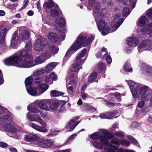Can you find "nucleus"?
Returning <instances> with one entry per match:
<instances>
[{
	"instance_id": "f257e3e1",
	"label": "nucleus",
	"mask_w": 152,
	"mask_h": 152,
	"mask_svg": "<svg viewBox=\"0 0 152 152\" xmlns=\"http://www.w3.org/2000/svg\"><path fill=\"white\" fill-rule=\"evenodd\" d=\"M93 12L98 29L103 35L107 34L110 31L111 32H113L116 30L124 21V19L122 18L119 19L116 22L113 21L111 23L110 29L106 26L105 22L101 20L105 16L106 12V10L105 9H100L99 6H97L94 8Z\"/></svg>"
},
{
	"instance_id": "f03ea898",
	"label": "nucleus",
	"mask_w": 152,
	"mask_h": 152,
	"mask_svg": "<svg viewBox=\"0 0 152 152\" xmlns=\"http://www.w3.org/2000/svg\"><path fill=\"white\" fill-rule=\"evenodd\" d=\"M127 83L134 98L137 99L140 97L143 100L146 101L151 97L150 93L151 89L148 86L135 83L131 80H128Z\"/></svg>"
},
{
	"instance_id": "7ed1b4c3",
	"label": "nucleus",
	"mask_w": 152,
	"mask_h": 152,
	"mask_svg": "<svg viewBox=\"0 0 152 152\" xmlns=\"http://www.w3.org/2000/svg\"><path fill=\"white\" fill-rule=\"evenodd\" d=\"M99 132H95L90 135V138L94 140H100V142L97 141L92 142L93 145L96 148L102 149L103 145L106 147L109 145L108 140L113 137V135L110 134L107 130L101 129L99 130Z\"/></svg>"
},
{
	"instance_id": "20e7f679",
	"label": "nucleus",
	"mask_w": 152,
	"mask_h": 152,
	"mask_svg": "<svg viewBox=\"0 0 152 152\" xmlns=\"http://www.w3.org/2000/svg\"><path fill=\"white\" fill-rule=\"evenodd\" d=\"M94 38V36L91 35L87 39L85 37L80 35L77 41L71 46L67 52L66 56H67L69 54H72L81 48L83 45L86 46L88 45Z\"/></svg>"
},
{
	"instance_id": "39448f33",
	"label": "nucleus",
	"mask_w": 152,
	"mask_h": 152,
	"mask_svg": "<svg viewBox=\"0 0 152 152\" xmlns=\"http://www.w3.org/2000/svg\"><path fill=\"white\" fill-rule=\"evenodd\" d=\"M31 55V52L25 49L23 50H21L13 56L7 58L4 60V63L7 65L15 66L21 62L23 57L25 58L26 56Z\"/></svg>"
},
{
	"instance_id": "423d86ee",
	"label": "nucleus",
	"mask_w": 152,
	"mask_h": 152,
	"mask_svg": "<svg viewBox=\"0 0 152 152\" xmlns=\"http://www.w3.org/2000/svg\"><path fill=\"white\" fill-rule=\"evenodd\" d=\"M26 118L31 121H35L39 123L42 126L38 125L35 123L31 124V126L37 130L42 132H47V129L45 127L47 126L46 123L42 119L41 117L38 114H31L28 113L26 115Z\"/></svg>"
},
{
	"instance_id": "0eeeda50",
	"label": "nucleus",
	"mask_w": 152,
	"mask_h": 152,
	"mask_svg": "<svg viewBox=\"0 0 152 152\" xmlns=\"http://www.w3.org/2000/svg\"><path fill=\"white\" fill-rule=\"evenodd\" d=\"M87 50L83 49L81 53L77 55L75 63L72 64L71 70L72 72H76L80 69H82L81 65L86 60L85 58L82 59L86 54Z\"/></svg>"
},
{
	"instance_id": "6e6552de",
	"label": "nucleus",
	"mask_w": 152,
	"mask_h": 152,
	"mask_svg": "<svg viewBox=\"0 0 152 152\" xmlns=\"http://www.w3.org/2000/svg\"><path fill=\"white\" fill-rule=\"evenodd\" d=\"M48 39L53 42L58 43L61 40H63L65 38V34L63 32L58 33H51L48 35Z\"/></svg>"
},
{
	"instance_id": "1a4fd4ad",
	"label": "nucleus",
	"mask_w": 152,
	"mask_h": 152,
	"mask_svg": "<svg viewBox=\"0 0 152 152\" xmlns=\"http://www.w3.org/2000/svg\"><path fill=\"white\" fill-rule=\"evenodd\" d=\"M36 65L34 62L32 56H26L22 62L19 64L18 66L20 68H28L34 66Z\"/></svg>"
},
{
	"instance_id": "9d476101",
	"label": "nucleus",
	"mask_w": 152,
	"mask_h": 152,
	"mask_svg": "<svg viewBox=\"0 0 152 152\" xmlns=\"http://www.w3.org/2000/svg\"><path fill=\"white\" fill-rule=\"evenodd\" d=\"M47 45L46 40L45 39H38L34 44V49L37 51L43 50L46 47Z\"/></svg>"
},
{
	"instance_id": "9b49d317",
	"label": "nucleus",
	"mask_w": 152,
	"mask_h": 152,
	"mask_svg": "<svg viewBox=\"0 0 152 152\" xmlns=\"http://www.w3.org/2000/svg\"><path fill=\"white\" fill-rule=\"evenodd\" d=\"M51 56L50 52L46 50L41 55L36 57L34 59L36 64H40L44 62L45 61Z\"/></svg>"
},
{
	"instance_id": "f8f14e48",
	"label": "nucleus",
	"mask_w": 152,
	"mask_h": 152,
	"mask_svg": "<svg viewBox=\"0 0 152 152\" xmlns=\"http://www.w3.org/2000/svg\"><path fill=\"white\" fill-rule=\"evenodd\" d=\"M138 49L140 52L141 50H150L152 49V42L149 40H144L140 44Z\"/></svg>"
},
{
	"instance_id": "ddd939ff",
	"label": "nucleus",
	"mask_w": 152,
	"mask_h": 152,
	"mask_svg": "<svg viewBox=\"0 0 152 152\" xmlns=\"http://www.w3.org/2000/svg\"><path fill=\"white\" fill-rule=\"evenodd\" d=\"M5 128L7 132L14 134H17L22 130V128L19 126H15L11 124H7L5 125Z\"/></svg>"
},
{
	"instance_id": "4468645a",
	"label": "nucleus",
	"mask_w": 152,
	"mask_h": 152,
	"mask_svg": "<svg viewBox=\"0 0 152 152\" xmlns=\"http://www.w3.org/2000/svg\"><path fill=\"white\" fill-rule=\"evenodd\" d=\"M104 149L106 151L108 152H135L132 150L126 149L124 150L121 148H119L118 147L114 146L109 143Z\"/></svg>"
},
{
	"instance_id": "2eb2a0df",
	"label": "nucleus",
	"mask_w": 152,
	"mask_h": 152,
	"mask_svg": "<svg viewBox=\"0 0 152 152\" xmlns=\"http://www.w3.org/2000/svg\"><path fill=\"white\" fill-rule=\"evenodd\" d=\"M79 119V117H75L71 119L66 126V130L67 132L72 131L80 123L79 121H76Z\"/></svg>"
},
{
	"instance_id": "dca6fc26",
	"label": "nucleus",
	"mask_w": 152,
	"mask_h": 152,
	"mask_svg": "<svg viewBox=\"0 0 152 152\" xmlns=\"http://www.w3.org/2000/svg\"><path fill=\"white\" fill-rule=\"evenodd\" d=\"M38 138V136L37 134L34 133H29L25 134L24 138V140L25 141L35 145Z\"/></svg>"
},
{
	"instance_id": "f3484780",
	"label": "nucleus",
	"mask_w": 152,
	"mask_h": 152,
	"mask_svg": "<svg viewBox=\"0 0 152 152\" xmlns=\"http://www.w3.org/2000/svg\"><path fill=\"white\" fill-rule=\"evenodd\" d=\"M30 35V32L27 30L25 29V28L21 27L19 29V39L24 40L28 39Z\"/></svg>"
},
{
	"instance_id": "a211bd4d",
	"label": "nucleus",
	"mask_w": 152,
	"mask_h": 152,
	"mask_svg": "<svg viewBox=\"0 0 152 152\" xmlns=\"http://www.w3.org/2000/svg\"><path fill=\"white\" fill-rule=\"evenodd\" d=\"M141 69L142 73L147 76L152 75V67L146 64H142Z\"/></svg>"
},
{
	"instance_id": "6ab92c4d",
	"label": "nucleus",
	"mask_w": 152,
	"mask_h": 152,
	"mask_svg": "<svg viewBox=\"0 0 152 152\" xmlns=\"http://www.w3.org/2000/svg\"><path fill=\"white\" fill-rule=\"evenodd\" d=\"M140 32L143 34H148L150 36L152 37V22L142 28Z\"/></svg>"
},
{
	"instance_id": "aec40b11",
	"label": "nucleus",
	"mask_w": 152,
	"mask_h": 152,
	"mask_svg": "<svg viewBox=\"0 0 152 152\" xmlns=\"http://www.w3.org/2000/svg\"><path fill=\"white\" fill-rule=\"evenodd\" d=\"M69 83V84L67 86V89L68 92L70 94H72L75 92L74 89L76 88L77 82L74 80H71Z\"/></svg>"
},
{
	"instance_id": "412c9836",
	"label": "nucleus",
	"mask_w": 152,
	"mask_h": 152,
	"mask_svg": "<svg viewBox=\"0 0 152 152\" xmlns=\"http://www.w3.org/2000/svg\"><path fill=\"white\" fill-rule=\"evenodd\" d=\"M126 42L129 46L133 47L136 46L138 43L137 39L134 37H129L127 38Z\"/></svg>"
},
{
	"instance_id": "4be33fe9",
	"label": "nucleus",
	"mask_w": 152,
	"mask_h": 152,
	"mask_svg": "<svg viewBox=\"0 0 152 152\" xmlns=\"http://www.w3.org/2000/svg\"><path fill=\"white\" fill-rule=\"evenodd\" d=\"M148 23V21L147 17L145 16H142L139 19L137 24L139 26L141 27L145 26Z\"/></svg>"
},
{
	"instance_id": "5701e85b",
	"label": "nucleus",
	"mask_w": 152,
	"mask_h": 152,
	"mask_svg": "<svg viewBox=\"0 0 152 152\" xmlns=\"http://www.w3.org/2000/svg\"><path fill=\"white\" fill-rule=\"evenodd\" d=\"M37 101H35L34 103L30 104L27 107L28 111L34 113H37L40 112V110L35 106V104L37 103Z\"/></svg>"
},
{
	"instance_id": "b1692460",
	"label": "nucleus",
	"mask_w": 152,
	"mask_h": 152,
	"mask_svg": "<svg viewBox=\"0 0 152 152\" xmlns=\"http://www.w3.org/2000/svg\"><path fill=\"white\" fill-rule=\"evenodd\" d=\"M56 24L54 26L58 28V26L60 28L64 27L66 21L63 18H58L55 21Z\"/></svg>"
},
{
	"instance_id": "393cba45",
	"label": "nucleus",
	"mask_w": 152,
	"mask_h": 152,
	"mask_svg": "<svg viewBox=\"0 0 152 152\" xmlns=\"http://www.w3.org/2000/svg\"><path fill=\"white\" fill-rule=\"evenodd\" d=\"M27 91L28 94L33 96H38L39 92L37 89L35 87H31L29 88L26 87Z\"/></svg>"
},
{
	"instance_id": "a878e982",
	"label": "nucleus",
	"mask_w": 152,
	"mask_h": 152,
	"mask_svg": "<svg viewBox=\"0 0 152 152\" xmlns=\"http://www.w3.org/2000/svg\"><path fill=\"white\" fill-rule=\"evenodd\" d=\"M49 86L46 84L39 85L38 87V95H40L45 92L48 88Z\"/></svg>"
},
{
	"instance_id": "bb28decb",
	"label": "nucleus",
	"mask_w": 152,
	"mask_h": 152,
	"mask_svg": "<svg viewBox=\"0 0 152 152\" xmlns=\"http://www.w3.org/2000/svg\"><path fill=\"white\" fill-rule=\"evenodd\" d=\"M37 104L38 107L41 109L46 110L49 111V108L43 100H40L37 102Z\"/></svg>"
},
{
	"instance_id": "cd10ccee",
	"label": "nucleus",
	"mask_w": 152,
	"mask_h": 152,
	"mask_svg": "<svg viewBox=\"0 0 152 152\" xmlns=\"http://www.w3.org/2000/svg\"><path fill=\"white\" fill-rule=\"evenodd\" d=\"M4 113H1L0 112V119H2L8 121L10 122L12 121L13 116L12 114L10 113L8 114H6L1 116V115Z\"/></svg>"
},
{
	"instance_id": "c85d7f7f",
	"label": "nucleus",
	"mask_w": 152,
	"mask_h": 152,
	"mask_svg": "<svg viewBox=\"0 0 152 152\" xmlns=\"http://www.w3.org/2000/svg\"><path fill=\"white\" fill-rule=\"evenodd\" d=\"M18 37L17 33L16 32H15L12 35V38L11 40V44L12 47H16V46L18 43Z\"/></svg>"
},
{
	"instance_id": "c756f323",
	"label": "nucleus",
	"mask_w": 152,
	"mask_h": 152,
	"mask_svg": "<svg viewBox=\"0 0 152 152\" xmlns=\"http://www.w3.org/2000/svg\"><path fill=\"white\" fill-rule=\"evenodd\" d=\"M97 73L96 72H93L89 77L88 81L87 82L88 83V84H89L93 82H96L97 83L98 80H95V79L97 77Z\"/></svg>"
},
{
	"instance_id": "7c9ffc66",
	"label": "nucleus",
	"mask_w": 152,
	"mask_h": 152,
	"mask_svg": "<svg viewBox=\"0 0 152 152\" xmlns=\"http://www.w3.org/2000/svg\"><path fill=\"white\" fill-rule=\"evenodd\" d=\"M136 0H122L124 4L130 5V7L132 9L135 6Z\"/></svg>"
},
{
	"instance_id": "2f4dec72",
	"label": "nucleus",
	"mask_w": 152,
	"mask_h": 152,
	"mask_svg": "<svg viewBox=\"0 0 152 152\" xmlns=\"http://www.w3.org/2000/svg\"><path fill=\"white\" fill-rule=\"evenodd\" d=\"M58 63L57 62H52L47 65L46 67L45 70L47 73H49L55 67Z\"/></svg>"
},
{
	"instance_id": "473e14b6",
	"label": "nucleus",
	"mask_w": 152,
	"mask_h": 152,
	"mask_svg": "<svg viewBox=\"0 0 152 152\" xmlns=\"http://www.w3.org/2000/svg\"><path fill=\"white\" fill-rule=\"evenodd\" d=\"M7 32V29L6 28H4L1 31L0 33V44L3 42Z\"/></svg>"
},
{
	"instance_id": "72a5a7b5",
	"label": "nucleus",
	"mask_w": 152,
	"mask_h": 152,
	"mask_svg": "<svg viewBox=\"0 0 152 152\" xmlns=\"http://www.w3.org/2000/svg\"><path fill=\"white\" fill-rule=\"evenodd\" d=\"M34 76L33 75L26 79L25 82L26 88L28 86H30L32 84L34 80Z\"/></svg>"
},
{
	"instance_id": "f704fd0d",
	"label": "nucleus",
	"mask_w": 152,
	"mask_h": 152,
	"mask_svg": "<svg viewBox=\"0 0 152 152\" xmlns=\"http://www.w3.org/2000/svg\"><path fill=\"white\" fill-rule=\"evenodd\" d=\"M44 5L47 8H50L53 7V6H55L56 9L58 8L59 7L58 5L56 4H55L54 2L51 1L49 2H46L45 3Z\"/></svg>"
},
{
	"instance_id": "c9c22d12",
	"label": "nucleus",
	"mask_w": 152,
	"mask_h": 152,
	"mask_svg": "<svg viewBox=\"0 0 152 152\" xmlns=\"http://www.w3.org/2000/svg\"><path fill=\"white\" fill-rule=\"evenodd\" d=\"M48 48L51 53L54 54H56L58 50V48L54 46L53 45H49Z\"/></svg>"
},
{
	"instance_id": "e433bc0d",
	"label": "nucleus",
	"mask_w": 152,
	"mask_h": 152,
	"mask_svg": "<svg viewBox=\"0 0 152 152\" xmlns=\"http://www.w3.org/2000/svg\"><path fill=\"white\" fill-rule=\"evenodd\" d=\"M98 69L99 71H104L106 69L105 64L102 62H100L97 64Z\"/></svg>"
},
{
	"instance_id": "4c0bfd02",
	"label": "nucleus",
	"mask_w": 152,
	"mask_h": 152,
	"mask_svg": "<svg viewBox=\"0 0 152 152\" xmlns=\"http://www.w3.org/2000/svg\"><path fill=\"white\" fill-rule=\"evenodd\" d=\"M59 106V103L56 102H52L49 104L50 108L52 110H56Z\"/></svg>"
},
{
	"instance_id": "58836bf2",
	"label": "nucleus",
	"mask_w": 152,
	"mask_h": 152,
	"mask_svg": "<svg viewBox=\"0 0 152 152\" xmlns=\"http://www.w3.org/2000/svg\"><path fill=\"white\" fill-rule=\"evenodd\" d=\"M45 139L41 138L38 140L35 145H37L42 148H44Z\"/></svg>"
},
{
	"instance_id": "ea45409f",
	"label": "nucleus",
	"mask_w": 152,
	"mask_h": 152,
	"mask_svg": "<svg viewBox=\"0 0 152 152\" xmlns=\"http://www.w3.org/2000/svg\"><path fill=\"white\" fill-rule=\"evenodd\" d=\"M45 72V70L42 69H39L33 73V76H41Z\"/></svg>"
},
{
	"instance_id": "a19ab883",
	"label": "nucleus",
	"mask_w": 152,
	"mask_h": 152,
	"mask_svg": "<svg viewBox=\"0 0 152 152\" xmlns=\"http://www.w3.org/2000/svg\"><path fill=\"white\" fill-rule=\"evenodd\" d=\"M34 81L36 84H40L42 82L43 80L42 76H34Z\"/></svg>"
},
{
	"instance_id": "79ce46f5",
	"label": "nucleus",
	"mask_w": 152,
	"mask_h": 152,
	"mask_svg": "<svg viewBox=\"0 0 152 152\" xmlns=\"http://www.w3.org/2000/svg\"><path fill=\"white\" fill-rule=\"evenodd\" d=\"M53 143V141L50 140L45 139L44 148L50 147L52 145Z\"/></svg>"
},
{
	"instance_id": "37998d69",
	"label": "nucleus",
	"mask_w": 152,
	"mask_h": 152,
	"mask_svg": "<svg viewBox=\"0 0 152 152\" xmlns=\"http://www.w3.org/2000/svg\"><path fill=\"white\" fill-rule=\"evenodd\" d=\"M124 69L126 72H131L132 71V69L131 66L130 64L128 62L126 63L124 66Z\"/></svg>"
},
{
	"instance_id": "c03bdc74",
	"label": "nucleus",
	"mask_w": 152,
	"mask_h": 152,
	"mask_svg": "<svg viewBox=\"0 0 152 152\" xmlns=\"http://www.w3.org/2000/svg\"><path fill=\"white\" fill-rule=\"evenodd\" d=\"M130 11L129 8L124 7L122 11V15L123 16H127L129 14Z\"/></svg>"
},
{
	"instance_id": "a18cd8bd",
	"label": "nucleus",
	"mask_w": 152,
	"mask_h": 152,
	"mask_svg": "<svg viewBox=\"0 0 152 152\" xmlns=\"http://www.w3.org/2000/svg\"><path fill=\"white\" fill-rule=\"evenodd\" d=\"M120 143L123 146L126 147H128L130 145V143L129 141L124 139L120 140Z\"/></svg>"
},
{
	"instance_id": "49530a36",
	"label": "nucleus",
	"mask_w": 152,
	"mask_h": 152,
	"mask_svg": "<svg viewBox=\"0 0 152 152\" xmlns=\"http://www.w3.org/2000/svg\"><path fill=\"white\" fill-rule=\"evenodd\" d=\"M111 143H109L112 145L111 144H114L116 145H119L120 143V141L118 138H115L112 139L110 142Z\"/></svg>"
},
{
	"instance_id": "de8ad7c7",
	"label": "nucleus",
	"mask_w": 152,
	"mask_h": 152,
	"mask_svg": "<svg viewBox=\"0 0 152 152\" xmlns=\"http://www.w3.org/2000/svg\"><path fill=\"white\" fill-rule=\"evenodd\" d=\"M51 94L54 97L58 96H61L63 94V93L61 92L53 90L51 91Z\"/></svg>"
},
{
	"instance_id": "09e8293b",
	"label": "nucleus",
	"mask_w": 152,
	"mask_h": 152,
	"mask_svg": "<svg viewBox=\"0 0 152 152\" xmlns=\"http://www.w3.org/2000/svg\"><path fill=\"white\" fill-rule=\"evenodd\" d=\"M89 7L88 9L89 10H91V8L96 4V0H88Z\"/></svg>"
},
{
	"instance_id": "8fccbe9b",
	"label": "nucleus",
	"mask_w": 152,
	"mask_h": 152,
	"mask_svg": "<svg viewBox=\"0 0 152 152\" xmlns=\"http://www.w3.org/2000/svg\"><path fill=\"white\" fill-rule=\"evenodd\" d=\"M110 96H111V97L113 98L114 96L116 99H118V101H120L121 100V96L120 94L118 93H116L111 94Z\"/></svg>"
},
{
	"instance_id": "3c124183",
	"label": "nucleus",
	"mask_w": 152,
	"mask_h": 152,
	"mask_svg": "<svg viewBox=\"0 0 152 152\" xmlns=\"http://www.w3.org/2000/svg\"><path fill=\"white\" fill-rule=\"evenodd\" d=\"M117 113L116 111H111L107 112V116L109 117L108 119H111L112 118L114 117Z\"/></svg>"
},
{
	"instance_id": "603ef678",
	"label": "nucleus",
	"mask_w": 152,
	"mask_h": 152,
	"mask_svg": "<svg viewBox=\"0 0 152 152\" xmlns=\"http://www.w3.org/2000/svg\"><path fill=\"white\" fill-rule=\"evenodd\" d=\"M32 48V45L31 42H28L26 43L25 46V49H26L28 51L31 52V50Z\"/></svg>"
},
{
	"instance_id": "864d4df0",
	"label": "nucleus",
	"mask_w": 152,
	"mask_h": 152,
	"mask_svg": "<svg viewBox=\"0 0 152 152\" xmlns=\"http://www.w3.org/2000/svg\"><path fill=\"white\" fill-rule=\"evenodd\" d=\"M51 15L53 17H56L59 15L58 11L56 10L52 9L50 11Z\"/></svg>"
},
{
	"instance_id": "5fc2aeb1",
	"label": "nucleus",
	"mask_w": 152,
	"mask_h": 152,
	"mask_svg": "<svg viewBox=\"0 0 152 152\" xmlns=\"http://www.w3.org/2000/svg\"><path fill=\"white\" fill-rule=\"evenodd\" d=\"M49 77L50 79L54 80H56L57 79V75L53 72H52L50 74Z\"/></svg>"
},
{
	"instance_id": "6e6d98bb",
	"label": "nucleus",
	"mask_w": 152,
	"mask_h": 152,
	"mask_svg": "<svg viewBox=\"0 0 152 152\" xmlns=\"http://www.w3.org/2000/svg\"><path fill=\"white\" fill-rule=\"evenodd\" d=\"M140 125L139 123L137 122H132L130 126V127L131 128H135L138 127Z\"/></svg>"
},
{
	"instance_id": "4d7b16f0",
	"label": "nucleus",
	"mask_w": 152,
	"mask_h": 152,
	"mask_svg": "<svg viewBox=\"0 0 152 152\" xmlns=\"http://www.w3.org/2000/svg\"><path fill=\"white\" fill-rule=\"evenodd\" d=\"M114 134L116 136L120 137H123L124 136V133L122 132H116Z\"/></svg>"
},
{
	"instance_id": "13d9d810",
	"label": "nucleus",
	"mask_w": 152,
	"mask_h": 152,
	"mask_svg": "<svg viewBox=\"0 0 152 152\" xmlns=\"http://www.w3.org/2000/svg\"><path fill=\"white\" fill-rule=\"evenodd\" d=\"M101 53L102 56L103 55L104 58H105L106 56L107 55L108 52L106 50V49L104 48H103L102 49Z\"/></svg>"
},
{
	"instance_id": "bf43d9fd",
	"label": "nucleus",
	"mask_w": 152,
	"mask_h": 152,
	"mask_svg": "<svg viewBox=\"0 0 152 152\" xmlns=\"http://www.w3.org/2000/svg\"><path fill=\"white\" fill-rule=\"evenodd\" d=\"M126 137L131 140L134 143L137 145V141L132 136L128 135L126 136Z\"/></svg>"
},
{
	"instance_id": "052dcab7",
	"label": "nucleus",
	"mask_w": 152,
	"mask_h": 152,
	"mask_svg": "<svg viewBox=\"0 0 152 152\" xmlns=\"http://www.w3.org/2000/svg\"><path fill=\"white\" fill-rule=\"evenodd\" d=\"M76 134H74L71 135L66 142V144H69V143L71 142L72 140L74 139L75 137H76Z\"/></svg>"
},
{
	"instance_id": "680f3d73",
	"label": "nucleus",
	"mask_w": 152,
	"mask_h": 152,
	"mask_svg": "<svg viewBox=\"0 0 152 152\" xmlns=\"http://www.w3.org/2000/svg\"><path fill=\"white\" fill-rule=\"evenodd\" d=\"M99 117L103 119H108L109 117L107 116V112L106 113H100L99 115Z\"/></svg>"
},
{
	"instance_id": "e2e57ef3",
	"label": "nucleus",
	"mask_w": 152,
	"mask_h": 152,
	"mask_svg": "<svg viewBox=\"0 0 152 152\" xmlns=\"http://www.w3.org/2000/svg\"><path fill=\"white\" fill-rule=\"evenodd\" d=\"M105 58L106 59V61L107 62V63L108 64H110L112 62V58L110 56L107 55Z\"/></svg>"
},
{
	"instance_id": "0e129e2a",
	"label": "nucleus",
	"mask_w": 152,
	"mask_h": 152,
	"mask_svg": "<svg viewBox=\"0 0 152 152\" xmlns=\"http://www.w3.org/2000/svg\"><path fill=\"white\" fill-rule=\"evenodd\" d=\"M39 113H40V114L41 117L43 118H45L47 116V113L46 112H44L40 110Z\"/></svg>"
},
{
	"instance_id": "69168bd1",
	"label": "nucleus",
	"mask_w": 152,
	"mask_h": 152,
	"mask_svg": "<svg viewBox=\"0 0 152 152\" xmlns=\"http://www.w3.org/2000/svg\"><path fill=\"white\" fill-rule=\"evenodd\" d=\"M147 15L151 19H152V9H150L147 11Z\"/></svg>"
},
{
	"instance_id": "338daca9",
	"label": "nucleus",
	"mask_w": 152,
	"mask_h": 152,
	"mask_svg": "<svg viewBox=\"0 0 152 152\" xmlns=\"http://www.w3.org/2000/svg\"><path fill=\"white\" fill-rule=\"evenodd\" d=\"M142 100H143V101H141L139 102L137 106H138V107H139V108H142V107H143V106H144V105L145 104V103L144 101H145L148 100H147L146 101H145V100H143L142 99Z\"/></svg>"
},
{
	"instance_id": "774afa93",
	"label": "nucleus",
	"mask_w": 152,
	"mask_h": 152,
	"mask_svg": "<svg viewBox=\"0 0 152 152\" xmlns=\"http://www.w3.org/2000/svg\"><path fill=\"white\" fill-rule=\"evenodd\" d=\"M81 96L82 99L85 100L88 97V94L83 91H81Z\"/></svg>"
}]
</instances>
